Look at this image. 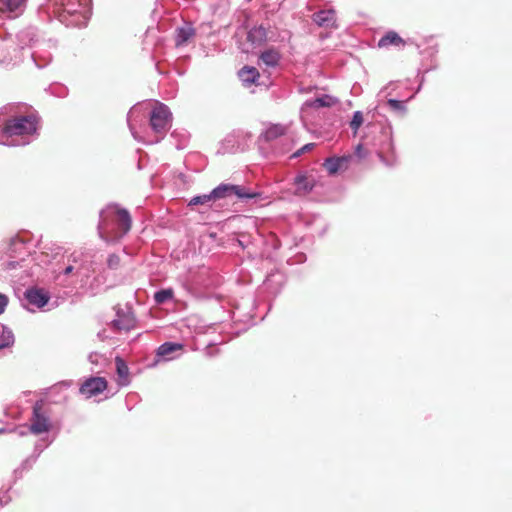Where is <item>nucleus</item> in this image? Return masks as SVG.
<instances>
[{"mask_svg": "<svg viewBox=\"0 0 512 512\" xmlns=\"http://www.w3.org/2000/svg\"><path fill=\"white\" fill-rule=\"evenodd\" d=\"M107 388V381L103 377H91L84 381L80 392L87 397L96 396Z\"/></svg>", "mask_w": 512, "mask_h": 512, "instance_id": "obj_7", "label": "nucleus"}, {"mask_svg": "<svg viewBox=\"0 0 512 512\" xmlns=\"http://www.w3.org/2000/svg\"><path fill=\"white\" fill-rule=\"evenodd\" d=\"M37 130V119L34 116H21L6 122L3 133L7 136L31 135Z\"/></svg>", "mask_w": 512, "mask_h": 512, "instance_id": "obj_2", "label": "nucleus"}, {"mask_svg": "<svg viewBox=\"0 0 512 512\" xmlns=\"http://www.w3.org/2000/svg\"><path fill=\"white\" fill-rule=\"evenodd\" d=\"M294 185L296 186L295 194L299 196H305L314 188L315 180L312 177H308L306 175H298L294 179Z\"/></svg>", "mask_w": 512, "mask_h": 512, "instance_id": "obj_10", "label": "nucleus"}, {"mask_svg": "<svg viewBox=\"0 0 512 512\" xmlns=\"http://www.w3.org/2000/svg\"><path fill=\"white\" fill-rule=\"evenodd\" d=\"M82 257H83V253L82 252H74L70 255L69 259H68V262H69V265L65 268L64 270V274L65 275H69L73 272L74 270V265L75 263H78L80 260H82Z\"/></svg>", "mask_w": 512, "mask_h": 512, "instance_id": "obj_23", "label": "nucleus"}, {"mask_svg": "<svg viewBox=\"0 0 512 512\" xmlns=\"http://www.w3.org/2000/svg\"><path fill=\"white\" fill-rule=\"evenodd\" d=\"M281 60V54L276 48H268L259 55L258 65H265L268 68H275Z\"/></svg>", "mask_w": 512, "mask_h": 512, "instance_id": "obj_8", "label": "nucleus"}, {"mask_svg": "<svg viewBox=\"0 0 512 512\" xmlns=\"http://www.w3.org/2000/svg\"><path fill=\"white\" fill-rule=\"evenodd\" d=\"M25 0H0V11L2 12H15L19 10Z\"/></svg>", "mask_w": 512, "mask_h": 512, "instance_id": "obj_20", "label": "nucleus"}, {"mask_svg": "<svg viewBox=\"0 0 512 512\" xmlns=\"http://www.w3.org/2000/svg\"><path fill=\"white\" fill-rule=\"evenodd\" d=\"M150 125L156 133L164 134L171 127V113L168 107L157 102L150 114Z\"/></svg>", "mask_w": 512, "mask_h": 512, "instance_id": "obj_3", "label": "nucleus"}, {"mask_svg": "<svg viewBox=\"0 0 512 512\" xmlns=\"http://www.w3.org/2000/svg\"><path fill=\"white\" fill-rule=\"evenodd\" d=\"M314 146V143H308L304 145L302 148H300L297 152L293 154V157H298L305 152L311 151L314 148Z\"/></svg>", "mask_w": 512, "mask_h": 512, "instance_id": "obj_30", "label": "nucleus"}, {"mask_svg": "<svg viewBox=\"0 0 512 512\" xmlns=\"http://www.w3.org/2000/svg\"><path fill=\"white\" fill-rule=\"evenodd\" d=\"M336 103V99L331 96L324 95L314 99L311 103L313 107H330Z\"/></svg>", "mask_w": 512, "mask_h": 512, "instance_id": "obj_22", "label": "nucleus"}, {"mask_svg": "<svg viewBox=\"0 0 512 512\" xmlns=\"http://www.w3.org/2000/svg\"><path fill=\"white\" fill-rule=\"evenodd\" d=\"M115 364L118 376L124 380H127L129 375V368L125 361L121 357H116Z\"/></svg>", "mask_w": 512, "mask_h": 512, "instance_id": "obj_21", "label": "nucleus"}, {"mask_svg": "<svg viewBox=\"0 0 512 512\" xmlns=\"http://www.w3.org/2000/svg\"><path fill=\"white\" fill-rule=\"evenodd\" d=\"M26 299L28 302L38 308H41L49 301V295L43 289H28L25 292Z\"/></svg>", "mask_w": 512, "mask_h": 512, "instance_id": "obj_9", "label": "nucleus"}, {"mask_svg": "<svg viewBox=\"0 0 512 512\" xmlns=\"http://www.w3.org/2000/svg\"><path fill=\"white\" fill-rule=\"evenodd\" d=\"M210 201H213V198H212V194H206V195H201V196H195L193 197L190 202H189V205H203V204H206Z\"/></svg>", "mask_w": 512, "mask_h": 512, "instance_id": "obj_25", "label": "nucleus"}, {"mask_svg": "<svg viewBox=\"0 0 512 512\" xmlns=\"http://www.w3.org/2000/svg\"><path fill=\"white\" fill-rule=\"evenodd\" d=\"M361 151H362V146L361 145H358L357 148H356V153L361 157Z\"/></svg>", "mask_w": 512, "mask_h": 512, "instance_id": "obj_32", "label": "nucleus"}, {"mask_svg": "<svg viewBox=\"0 0 512 512\" xmlns=\"http://www.w3.org/2000/svg\"><path fill=\"white\" fill-rule=\"evenodd\" d=\"M363 123V116H362V113L357 111L354 113V116L352 118V121L350 123V126L353 130H355V132L359 129V127L362 125Z\"/></svg>", "mask_w": 512, "mask_h": 512, "instance_id": "obj_27", "label": "nucleus"}, {"mask_svg": "<svg viewBox=\"0 0 512 512\" xmlns=\"http://www.w3.org/2000/svg\"><path fill=\"white\" fill-rule=\"evenodd\" d=\"M51 428V423L48 415L44 411V402L37 401L33 406V416L31 418L30 431L39 435L48 432Z\"/></svg>", "mask_w": 512, "mask_h": 512, "instance_id": "obj_5", "label": "nucleus"}, {"mask_svg": "<svg viewBox=\"0 0 512 512\" xmlns=\"http://www.w3.org/2000/svg\"><path fill=\"white\" fill-rule=\"evenodd\" d=\"M314 22L320 27H333L336 21L333 10H322L313 15Z\"/></svg>", "mask_w": 512, "mask_h": 512, "instance_id": "obj_15", "label": "nucleus"}, {"mask_svg": "<svg viewBox=\"0 0 512 512\" xmlns=\"http://www.w3.org/2000/svg\"><path fill=\"white\" fill-rule=\"evenodd\" d=\"M377 156L387 167H393L398 163V156L391 136H387L386 142L378 149Z\"/></svg>", "mask_w": 512, "mask_h": 512, "instance_id": "obj_6", "label": "nucleus"}, {"mask_svg": "<svg viewBox=\"0 0 512 512\" xmlns=\"http://www.w3.org/2000/svg\"><path fill=\"white\" fill-rule=\"evenodd\" d=\"M388 106L395 111L405 112V106L404 102L396 100V99H389L387 101Z\"/></svg>", "mask_w": 512, "mask_h": 512, "instance_id": "obj_28", "label": "nucleus"}, {"mask_svg": "<svg viewBox=\"0 0 512 512\" xmlns=\"http://www.w3.org/2000/svg\"><path fill=\"white\" fill-rule=\"evenodd\" d=\"M195 37V29L191 24L186 23L182 27L176 29L175 43L176 46H183Z\"/></svg>", "mask_w": 512, "mask_h": 512, "instance_id": "obj_14", "label": "nucleus"}, {"mask_svg": "<svg viewBox=\"0 0 512 512\" xmlns=\"http://www.w3.org/2000/svg\"><path fill=\"white\" fill-rule=\"evenodd\" d=\"M132 220L127 210L109 205L101 212L99 237L107 243L119 241L131 229Z\"/></svg>", "mask_w": 512, "mask_h": 512, "instance_id": "obj_1", "label": "nucleus"}, {"mask_svg": "<svg viewBox=\"0 0 512 512\" xmlns=\"http://www.w3.org/2000/svg\"><path fill=\"white\" fill-rule=\"evenodd\" d=\"M14 341L13 334L8 331L7 334L3 332L2 336L0 337V350L10 346Z\"/></svg>", "mask_w": 512, "mask_h": 512, "instance_id": "obj_26", "label": "nucleus"}, {"mask_svg": "<svg viewBox=\"0 0 512 512\" xmlns=\"http://www.w3.org/2000/svg\"><path fill=\"white\" fill-rule=\"evenodd\" d=\"M267 39V30L263 26L254 27L247 35V40L257 46L264 44Z\"/></svg>", "mask_w": 512, "mask_h": 512, "instance_id": "obj_17", "label": "nucleus"}, {"mask_svg": "<svg viewBox=\"0 0 512 512\" xmlns=\"http://www.w3.org/2000/svg\"><path fill=\"white\" fill-rule=\"evenodd\" d=\"M351 156L331 157L325 160L324 166L330 174H335L340 170L348 168Z\"/></svg>", "mask_w": 512, "mask_h": 512, "instance_id": "obj_11", "label": "nucleus"}, {"mask_svg": "<svg viewBox=\"0 0 512 512\" xmlns=\"http://www.w3.org/2000/svg\"><path fill=\"white\" fill-rule=\"evenodd\" d=\"M135 324V318L130 313H117V318L112 321L113 327L118 331H129Z\"/></svg>", "mask_w": 512, "mask_h": 512, "instance_id": "obj_13", "label": "nucleus"}, {"mask_svg": "<svg viewBox=\"0 0 512 512\" xmlns=\"http://www.w3.org/2000/svg\"><path fill=\"white\" fill-rule=\"evenodd\" d=\"M173 297L172 289H163L155 293L154 299L158 304H162Z\"/></svg>", "mask_w": 512, "mask_h": 512, "instance_id": "obj_24", "label": "nucleus"}, {"mask_svg": "<svg viewBox=\"0 0 512 512\" xmlns=\"http://www.w3.org/2000/svg\"><path fill=\"white\" fill-rule=\"evenodd\" d=\"M8 304V298L3 295V294H0V314H2L6 308Z\"/></svg>", "mask_w": 512, "mask_h": 512, "instance_id": "obj_31", "label": "nucleus"}, {"mask_svg": "<svg viewBox=\"0 0 512 512\" xmlns=\"http://www.w3.org/2000/svg\"><path fill=\"white\" fill-rule=\"evenodd\" d=\"M183 345L180 343L165 342L157 349V356L166 357L176 351L183 350Z\"/></svg>", "mask_w": 512, "mask_h": 512, "instance_id": "obj_18", "label": "nucleus"}, {"mask_svg": "<svg viewBox=\"0 0 512 512\" xmlns=\"http://www.w3.org/2000/svg\"><path fill=\"white\" fill-rule=\"evenodd\" d=\"M286 132V128L280 124H274L270 126L264 133V138L266 141H272L276 138L284 135Z\"/></svg>", "mask_w": 512, "mask_h": 512, "instance_id": "obj_19", "label": "nucleus"}, {"mask_svg": "<svg viewBox=\"0 0 512 512\" xmlns=\"http://www.w3.org/2000/svg\"><path fill=\"white\" fill-rule=\"evenodd\" d=\"M64 10H65V11H67L68 13H73V12H74V10H73V9H70V8H68V7H65V8H64Z\"/></svg>", "mask_w": 512, "mask_h": 512, "instance_id": "obj_33", "label": "nucleus"}, {"mask_svg": "<svg viewBox=\"0 0 512 512\" xmlns=\"http://www.w3.org/2000/svg\"><path fill=\"white\" fill-rule=\"evenodd\" d=\"M107 263L110 268H117L120 264V257L116 254H112L109 256Z\"/></svg>", "mask_w": 512, "mask_h": 512, "instance_id": "obj_29", "label": "nucleus"}, {"mask_svg": "<svg viewBox=\"0 0 512 512\" xmlns=\"http://www.w3.org/2000/svg\"><path fill=\"white\" fill-rule=\"evenodd\" d=\"M240 80L247 85L256 83L260 77V73L257 68L253 66H244L238 72Z\"/></svg>", "mask_w": 512, "mask_h": 512, "instance_id": "obj_16", "label": "nucleus"}, {"mask_svg": "<svg viewBox=\"0 0 512 512\" xmlns=\"http://www.w3.org/2000/svg\"><path fill=\"white\" fill-rule=\"evenodd\" d=\"M406 45V41L395 31H388L380 40L378 41L379 48H388L390 46L394 47H404Z\"/></svg>", "mask_w": 512, "mask_h": 512, "instance_id": "obj_12", "label": "nucleus"}, {"mask_svg": "<svg viewBox=\"0 0 512 512\" xmlns=\"http://www.w3.org/2000/svg\"><path fill=\"white\" fill-rule=\"evenodd\" d=\"M213 201L236 195L239 199H252L259 196L257 192H250L245 187L232 184H221L211 192Z\"/></svg>", "mask_w": 512, "mask_h": 512, "instance_id": "obj_4", "label": "nucleus"}]
</instances>
